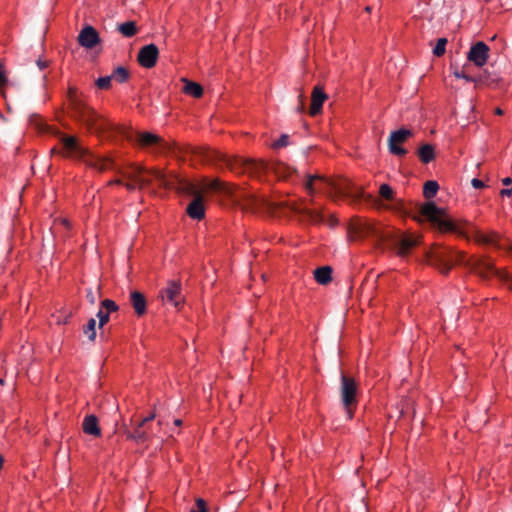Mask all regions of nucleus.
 Listing matches in <instances>:
<instances>
[{
  "label": "nucleus",
  "instance_id": "obj_14",
  "mask_svg": "<svg viewBox=\"0 0 512 512\" xmlns=\"http://www.w3.org/2000/svg\"><path fill=\"white\" fill-rule=\"evenodd\" d=\"M77 40L85 49H93L100 43V36L94 27L86 25L80 31Z\"/></svg>",
  "mask_w": 512,
  "mask_h": 512
},
{
  "label": "nucleus",
  "instance_id": "obj_37",
  "mask_svg": "<svg viewBox=\"0 0 512 512\" xmlns=\"http://www.w3.org/2000/svg\"><path fill=\"white\" fill-rule=\"evenodd\" d=\"M298 101H299V105H298V108H297L298 112H300V113L305 112L306 106H305V95H304V93H300L299 94Z\"/></svg>",
  "mask_w": 512,
  "mask_h": 512
},
{
  "label": "nucleus",
  "instance_id": "obj_48",
  "mask_svg": "<svg viewBox=\"0 0 512 512\" xmlns=\"http://www.w3.org/2000/svg\"><path fill=\"white\" fill-rule=\"evenodd\" d=\"M174 424H175V426H181L182 425V420L181 419H175L174 420Z\"/></svg>",
  "mask_w": 512,
  "mask_h": 512
},
{
  "label": "nucleus",
  "instance_id": "obj_27",
  "mask_svg": "<svg viewBox=\"0 0 512 512\" xmlns=\"http://www.w3.org/2000/svg\"><path fill=\"white\" fill-rule=\"evenodd\" d=\"M129 76V71L121 66L117 67L111 75L112 80L114 79L119 83H125L129 79Z\"/></svg>",
  "mask_w": 512,
  "mask_h": 512
},
{
  "label": "nucleus",
  "instance_id": "obj_54",
  "mask_svg": "<svg viewBox=\"0 0 512 512\" xmlns=\"http://www.w3.org/2000/svg\"><path fill=\"white\" fill-rule=\"evenodd\" d=\"M162 425V422L159 420L158 423H157V426L160 428Z\"/></svg>",
  "mask_w": 512,
  "mask_h": 512
},
{
  "label": "nucleus",
  "instance_id": "obj_10",
  "mask_svg": "<svg viewBox=\"0 0 512 512\" xmlns=\"http://www.w3.org/2000/svg\"><path fill=\"white\" fill-rule=\"evenodd\" d=\"M414 135L411 129L400 128L392 131L388 138L389 151L397 157H404L407 154V150L402 145Z\"/></svg>",
  "mask_w": 512,
  "mask_h": 512
},
{
  "label": "nucleus",
  "instance_id": "obj_4",
  "mask_svg": "<svg viewBox=\"0 0 512 512\" xmlns=\"http://www.w3.org/2000/svg\"><path fill=\"white\" fill-rule=\"evenodd\" d=\"M423 261L436 267L444 275L448 274L452 267L457 264L469 267L483 279L499 275V271L489 259L485 257H471L465 260L461 252L453 251L448 247L438 244L433 245L424 252Z\"/></svg>",
  "mask_w": 512,
  "mask_h": 512
},
{
  "label": "nucleus",
  "instance_id": "obj_40",
  "mask_svg": "<svg viewBox=\"0 0 512 512\" xmlns=\"http://www.w3.org/2000/svg\"><path fill=\"white\" fill-rule=\"evenodd\" d=\"M227 163H228V168L231 171H235L237 173H240L243 170L242 166H238L237 165V162H227Z\"/></svg>",
  "mask_w": 512,
  "mask_h": 512
},
{
  "label": "nucleus",
  "instance_id": "obj_32",
  "mask_svg": "<svg viewBox=\"0 0 512 512\" xmlns=\"http://www.w3.org/2000/svg\"><path fill=\"white\" fill-rule=\"evenodd\" d=\"M111 81H112V77H111V75H109V76H104V77L98 78L96 80L95 84L99 89H109L111 86Z\"/></svg>",
  "mask_w": 512,
  "mask_h": 512
},
{
  "label": "nucleus",
  "instance_id": "obj_21",
  "mask_svg": "<svg viewBox=\"0 0 512 512\" xmlns=\"http://www.w3.org/2000/svg\"><path fill=\"white\" fill-rule=\"evenodd\" d=\"M182 81L185 83L183 87L184 93L195 98H200L203 95V88L200 84L193 81H189L186 78H182Z\"/></svg>",
  "mask_w": 512,
  "mask_h": 512
},
{
  "label": "nucleus",
  "instance_id": "obj_31",
  "mask_svg": "<svg viewBox=\"0 0 512 512\" xmlns=\"http://www.w3.org/2000/svg\"><path fill=\"white\" fill-rule=\"evenodd\" d=\"M100 308H102L105 312H108L109 314L119 310V306L116 304L115 301L111 299H105L101 301Z\"/></svg>",
  "mask_w": 512,
  "mask_h": 512
},
{
  "label": "nucleus",
  "instance_id": "obj_15",
  "mask_svg": "<svg viewBox=\"0 0 512 512\" xmlns=\"http://www.w3.org/2000/svg\"><path fill=\"white\" fill-rule=\"evenodd\" d=\"M265 168L272 171L280 180H290L296 170L286 162H264Z\"/></svg>",
  "mask_w": 512,
  "mask_h": 512
},
{
  "label": "nucleus",
  "instance_id": "obj_9",
  "mask_svg": "<svg viewBox=\"0 0 512 512\" xmlns=\"http://www.w3.org/2000/svg\"><path fill=\"white\" fill-rule=\"evenodd\" d=\"M340 396L341 402L346 410L349 419L353 417V407L357 403V383L355 379L344 372H341Z\"/></svg>",
  "mask_w": 512,
  "mask_h": 512
},
{
  "label": "nucleus",
  "instance_id": "obj_18",
  "mask_svg": "<svg viewBox=\"0 0 512 512\" xmlns=\"http://www.w3.org/2000/svg\"><path fill=\"white\" fill-rule=\"evenodd\" d=\"M146 425H141V421L137 424L135 429L133 431L125 430L124 434L126 435V438L129 440H133L137 443H144L147 442L152 436L154 435V432H149L145 429Z\"/></svg>",
  "mask_w": 512,
  "mask_h": 512
},
{
  "label": "nucleus",
  "instance_id": "obj_44",
  "mask_svg": "<svg viewBox=\"0 0 512 512\" xmlns=\"http://www.w3.org/2000/svg\"><path fill=\"white\" fill-rule=\"evenodd\" d=\"M502 183L506 186L510 185L512 183V179L510 177L503 178Z\"/></svg>",
  "mask_w": 512,
  "mask_h": 512
},
{
  "label": "nucleus",
  "instance_id": "obj_1",
  "mask_svg": "<svg viewBox=\"0 0 512 512\" xmlns=\"http://www.w3.org/2000/svg\"><path fill=\"white\" fill-rule=\"evenodd\" d=\"M68 101L73 115L82 121L90 131L97 134H119L123 138L135 143L138 147L147 149L154 156L171 157L177 160H185L186 157H202L206 160H256L251 157L226 158L215 150L175 142L169 143L151 132H138L124 126L116 125L89 107L78 97L76 91L72 88H70L68 92Z\"/></svg>",
  "mask_w": 512,
  "mask_h": 512
},
{
  "label": "nucleus",
  "instance_id": "obj_36",
  "mask_svg": "<svg viewBox=\"0 0 512 512\" xmlns=\"http://www.w3.org/2000/svg\"><path fill=\"white\" fill-rule=\"evenodd\" d=\"M8 82L3 62L0 60V87Z\"/></svg>",
  "mask_w": 512,
  "mask_h": 512
},
{
  "label": "nucleus",
  "instance_id": "obj_39",
  "mask_svg": "<svg viewBox=\"0 0 512 512\" xmlns=\"http://www.w3.org/2000/svg\"><path fill=\"white\" fill-rule=\"evenodd\" d=\"M471 185L475 188V189H481V188H484L485 187V184L483 181H481L480 179L478 178H473L471 180Z\"/></svg>",
  "mask_w": 512,
  "mask_h": 512
},
{
  "label": "nucleus",
  "instance_id": "obj_52",
  "mask_svg": "<svg viewBox=\"0 0 512 512\" xmlns=\"http://www.w3.org/2000/svg\"><path fill=\"white\" fill-rule=\"evenodd\" d=\"M31 170H32V172H33L34 174L36 173V171H35V166H34V165H32V166H31Z\"/></svg>",
  "mask_w": 512,
  "mask_h": 512
},
{
  "label": "nucleus",
  "instance_id": "obj_29",
  "mask_svg": "<svg viewBox=\"0 0 512 512\" xmlns=\"http://www.w3.org/2000/svg\"><path fill=\"white\" fill-rule=\"evenodd\" d=\"M379 195L382 199L392 201L394 199V191L388 184H382L379 187Z\"/></svg>",
  "mask_w": 512,
  "mask_h": 512
},
{
  "label": "nucleus",
  "instance_id": "obj_16",
  "mask_svg": "<svg viewBox=\"0 0 512 512\" xmlns=\"http://www.w3.org/2000/svg\"><path fill=\"white\" fill-rule=\"evenodd\" d=\"M328 96L324 92V88L320 85H316L311 94V105L309 114L311 116H316L321 113L322 106L324 102L327 100Z\"/></svg>",
  "mask_w": 512,
  "mask_h": 512
},
{
  "label": "nucleus",
  "instance_id": "obj_50",
  "mask_svg": "<svg viewBox=\"0 0 512 512\" xmlns=\"http://www.w3.org/2000/svg\"><path fill=\"white\" fill-rule=\"evenodd\" d=\"M97 160H105V161H108V160H111V159H110V158H108V157H100V158H98Z\"/></svg>",
  "mask_w": 512,
  "mask_h": 512
},
{
  "label": "nucleus",
  "instance_id": "obj_24",
  "mask_svg": "<svg viewBox=\"0 0 512 512\" xmlns=\"http://www.w3.org/2000/svg\"><path fill=\"white\" fill-rule=\"evenodd\" d=\"M119 31L122 33L125 37H132L137 33V27L135 22L133 21H127L119 25Z\"/></svg>",
  "mask_w": 512,
  "mask_h": 512
},
{
  "label": "nucleus",
  "instance_id": "obj_23",
  "mask_svg": "<svg viewBox=\"0 0 512 512\" xmlns=\"http://www.w3.org/2000/svg\"><path fill=\"white\" fill-rule=\"evenodd\" d=\"M477 82L476 85H486L491 86L497 84L500 78L496 74H492L485 70L482 74L476 77Z\"/></svg>",
  "mask_w": 512,
  "mask_h": 512
},
{
  "label": "nucleus",
  "instance_id": "obj_47",
  "mask_svg": "<svg viewBox=\"0 0 512 512\" xmlns=\"http://www.w3.org/2000/svg\"><path fill=\"white\" fill-rule=\"evenodd\" d=\"M42 164H43V167H42L43 170L48 171L51 167V165L48 164V162H42Z\"/></svg>",
  "mask_w": 512,
  "mask_h": 512
},
{
  "label": "nucleus",
  "instance_id": "obj_19",
  "mask_svg": "<svg viewBox=\"0 0 512 512\" xmlns=\"http://www.w3.org/2000/svg\"><path fill=\"white\" fill-rule=\"evenodd\" d=\"M83 431L88 434L95 437H98L101 435V429L98 425V419L95 415H87L82 423Z\"/></svg>",
  "mask_w": 512,
  "mask_h": 512
},
{
  "label": "nucleus",
  "instance_id": "obj_3",
  "mask_svg": "<svg viewBox=\"0 0 512 512\" xmlns=\"http://www.w3.org/2000/svg\"><path fill=\"white\" fill-rule=\"evenodd\" d=\"M419 212L441 231L453 232L467 239H473L479 244L492 245L498 249L506 248L499 233L495 231L485 233L468 222H454L446 217L444 209L437 207L433 202L423 204Z\"/></svg>",
  "mask_w": 512,
  "mask_h": 512
},
{
  "label": "nucleus",
  "instance_id": "obj_13",
  "mask_svg": "<svg viewBox=\"0 0 512 512\" xmlns=\"http://www.w3.org/2000/svg\"><path fill=\"white\" fill-rule=\"evenodd\" d=\"M159 56V50L156 45L149 44L142 47L138 53L137 60L144 68H153Z\"/></svg>",
  "mask_w": 512,
  "mask_h": 512
},
{
  "label": "nucleus",
  "instance_id": "obj_49",
  "mask_svg": "<svg viewBox=\"0 0 512 512\" xmlns=\"http://www.w3.org/2000/svg\"><path fill=\"white\" fill-rule=\"evenodd\" d=\"M495 114L496 115H502L503 114V110L501 108H496L495 109Z\"/></svg>",
  "mask_w": 512,
  "mask_h": 512
},
{
  "label": "nucleus",
  "instance_id": "obj_53",
  "mask_svg": "<svg viewBox=\"0 0 512 512\" xmlns=\"http://www.w3.org/2000/svg\"><path fill=\"white\" fill-rule=\"evenodd\" d=\"M98 293H99V296H101V286L100 285L98 286Z\"/></svg>",
  "mask_w": 512,
  "mask_h": 512
},
{
  "label": "nucleus",
  "instance_id": "obj_38",
  "mask_svg": "<svg viewBox=\"0 0 512 512\" xmlns=\"http://www.w3.org/2000/svg\"><path fill=\"white\" fill-rule=\"evenodd\" d=\"M86 298L91 305H94L97 301L96 294L90 288L86 290Z\"/></svg>",
  "mask_w": 512,
  "mask_h": 512
},
{
  "label": "nucleus",
  "instance_id": "obj_12",
  "mask_svg": "<svg viewBox=\"0 0 512 512\" xmlns=\"http://www.w3.org/2000/svg\"><path fill=\"white\" fill-rule=\"evenodd\" d=\"M490 48L489 46L482 42H476L473 44L467 54V59L472 62L477 67L484 66L489 58Z\"/></svg>",
  "mask_w": 512,
  "mask_h": 512
},
{
  "label": "nucleus",
  "instance_id": "obj_7",
  "mask_svg": "<svg viewBox=\"0 0 512 512\" xmlns=\"http://www.w3.org/2000/svg\"><path fill=\"white\" fill-rule=\"evenodd\" d=\"M242 207H243V209L249 210L252 212H258V211L266 209L272 213H275L281 207H287L293 212L301 213V214L307 216L313 222H322L323 221V216L318 211H314V210H310V209H306V208L301 209L297 206L296 203H290V202L275 203V202L268 201L266 199H260L254 195H248L244 199V203H243Z\"/></svg>",
  "mask_w": 512,
  "mask_h": 512
},
{
  "label": "nucleus",
  "instance_id": "obj_51",
  "mask_svg": "<svg viewBox=\"0 0 512 512\" xmlns=\"http://www.w3.org/2000/svg\"><path fill=\"white\" fill-rule=\"evenodd\" d=\"M365 11H366V12H368V13H370V12H371V7H370V6H367V7L365 8Z\"/></svg>",
  "mask_w": 512,
  "mask_h": 512
},
{
  "label": "nucleus",
  "instance_id": "obj_41",
  "mask_svg": "<svg viewBox=\"0 0 512 512\" xmlns=\"http://www.w3.org/2000/svg\"><path fill=\"white\" fill-rule=\"evenodd\" d=\"M155 413H151L147 417L143 418L141 420V425H147L149 422H151L153 419H155Z\"/></svg>",
  "mask_w": 512,
  "mask_h": 512
},
{
  "label": "nucleus",
  "instance_id": "obj_26",
  "mask_svg": "<svg viewBox=\"0 0 512 512\" xmlns=\"http://www.w3.org/2000/svg\"><path fill=\"white\" fill-rule=\"evenodd\" d=\"M291 136L289 134H282L278 139L271 142L270 147L273 150H279L281 148L287 147L291 144Z\"/></svg>",
  "mask_w": 512,
  "mask_h": 512
},
{
  "label": "nucleus",
  "instance_id": "obj_55",
  "mask_svg": "<svg viewBox=\"0 0 512 512\" xmlns=\"http://www.w3.org/2000/svg\"><path fill=\"white\" fill-rule=\"evenodd\" d=\"M63 223H64L65 225L69 226V223H68V221H67V220H64V221H63Z\"/></svg>",
  "mask_w": 512,
  "mask_h": 512
},
{
  "label": "nucleus",
  "instance_id": "obj_46",
  "mask_svg": "<svg viewBox=\"0 0 512 512\" xmlns=\"http://www.w3.org/2000/svg\"><path fill=\"white\" fill-rule=\"evenodd\" d=\"M145 429L148 430L149 432H151V431L154 432V435L152 437L157 435V431L152 426H148V424H147Z\"/></svg>",
  "mask_w": 512,
  "mask_h": 512
},
{
  "label": "nucleus",
  "instance_id": "obj_56",
  "mask_svg": "<svg viewBox=\"0 0 512 512\" xmlns=\"http://www.w3.org/2000/svg\"><path fill=\"white\" fill-rule=\"evenodd\" d=\"M0 384H4V380L3 379H0Z\"/></svg>",
  "mask_w": 512,
  "mask_h": 512
},
{
  "label": "nucleus",
  "instance_id": "obj_22",
  "mask_svg": "<svg viewBox=\"0 0 512 512\" xmlns=\"http://www.w3.org/2000/svg\"><path fill=\"white\" fill-rule=\"evenodd\" d=\"M417 155L419 157V160H434L439 155L435 152L434 146L425 143L421 145L417 150Z\"/></svg>",
  "mask_w": 512,
  "mask_h": 512
},
{
  "label": "nucleus",
  "instance_id": "obj_35",
  "mask_svg": "<svg viewBox=\"0 0 512 512\" xmlns=\"http://www.w3.org/2000/svg\"><path fill=\"white\" fill-rule=\"evenodd\" d=\"M190 512H207L206 503L203 499L196 500V507L192 508Z\"/></svg>",
  "mask_w": 512,
  "mask_h": 512
},
{
  "label": "nucleus",
  "instance_id": "obj_5",
  "mask_svg": "<svg viewBox=\"0 0 512 512\" xmlns=\"http://www.w3.org/2000/svg\"><path fill=\"white\" fill-rule=\"evenodd\" d=\"M349 233L353 239L370 237L376 241L387 243L401 257L408 256L411 250L420 243L418 236L384 228L372 221L359 218L351 220Z\"/></svg>",
  "mask_w": 512,
  "mask_h": 512
},
{
  "label": "nucleus",
  "instance_id": "obj_33",
  "mask_svg": "<svg viewBox=\"0 0 512 512\" xmlns=\"http://www.w3.org/2000/svg\"><path fill=\"white\" fill-rule=\"evenodd\" d=\"M96 316L99 319V328H103L104 325L109 322L110 314L108 312H105L102 308H99V311Z\"/></svg>",
  "mask_w": 512,
  "mask_h": 512
},
{
  "label": "nucleus",
  "instance_id": "obj_45",
  "mask_svg": "<svg viewBox=\"0 0 512 512\" xmlns=\"http://www.w3.org/2000/svg\"><path fill=\"white\" fill-rule=\"evenodd\" d=\"M94 167L99 169V170H103L104 169V165H102V162H94Z\"/></svg>",
  "mask_w": 512,
  "mask_h": 512
},
{
  "label": "nucleus",
  "instance_id": "obj_2",
  "mask_svg": "<svg viewBox=\"0 0 512 512\" xmlns=\"http://www.w3.org/2000/svg\"><path fill=\"white\" fill-rule=\"evenodd\" d=\"M135 181L137 184L144 185L155 179L159 182V185L168 189H177L188 195H192L194 198L187 207V214L196 220H201L205 216L204 209V198L203 194H230V189L225 182H221L219 179H208L203 178L198 183H192L186 179L180 178L177 175H166L159 170L153 171H142L137 170Z\"/></svg>",
  "mask_w": 512,
  "mask_h": 512
},
{
  "label": "nucleus",
  "instance_id": "obj_17",
  "mask_svg": "<svg viewBox=\"0 0 512 512\" xmlns=\"http://www.w3.org/2000/svg\"><path fill=\"white\" fill-rule=\"evenodd\" d=\"M129 302L138 317L143 316L147 311V300L143 293L133 290L129 295Z\"/></svg>",
  "mask_w": 512,
  "mask_h": 512
},
{
  "label": "nucleus",
  "instance_id": "obj_25",
  "mask_svg": "<svg viewBox=\"0 0 512 512\" xmlns=\"http://www.w3.org/2000/svg\"><path fill=\"white\" fill-rule=\"evenodd\" d=\"M438 189H439L438 183L436 181L430 180L424 184L423 194H424L425 198L431 199L436 195Z\"/></svg>",
  "mask_w": 512,
  "mask_h": 512
},
{
  "label": "nucleus",
  "instance_id": "obj_28",
  "mask_svg": "<svg viewBox=\"0 0 512 512\" xmlns=\"http://www.w3.org/2000/svg\"><path fill=\"white\" fill-rule=\"evenodd\" d=\"M83 333L87 336L90 341H94L96 338V320L91 318L87 324L83 327Z\"/></svg>",
  "mask_w": 512,
  "mask_h": 512
},
{
  "label": "nucleus",
  "instance_id": "obj_30",
  "mask_svg": "<svg viewBox=\"0 0 512 512\" xmlns=\"http://www.w3.org/2000/svg\"><path fill=\"white\" fill-rule=\"evenodd\" d=\"M448 43V40L446 38H439L437 40V43L433 49V54L436 56V57H441L442 55L445 54V51H446V45Z\"/></svg>",
  "mask_w": 512,
  "mask_h": 512
},
{
  "label": "nucleus",
  "instance_id": "obj_11",
  "mask_svg": "<svg viewBox=\"0 0 512 512\" xmlns=\"http://www.w3.org/2000/svg\"><path fill=\"white\" fill-rule=\"evenodd\" d=\"M161 298L165 303L179 309L184 302L181 283L176 280L168 281L167 286L161 290Z\"/></svg>",
  "mask_w": 512,
  "mask_h": 512
},
{
  "label": "nucleus",
  "instance_id": "obj_6",
  "mask_svg": "<svg viewBox=\"0 0 512 512\" xmlns=\"http://www.w3.org/2000/svg\"><path fill=\"white\" fill-rule=\"evenodd\" d=\"M29 125L38 133L48 134L58 138L61 149L65 152L64 157H86L91 156L88 148L80 144L75 136L62 133L58 128L48 125L45 120L38 114L29 116Z\"/></svg>",
  "mask_w": 512,
  "mask_h": 512
},
{
  "label": "nucleus",
  "instance_id": "obj_20",
  "mask_svg": "<svg viewBox=\"0 0 512 512\" xmlns=\"http://www.w3.org/2000/svg\"><path fill=\"white\" fill-rule=\"evenodd\" d=\"M315 280L321 285H327L332 280V268L330 266H322L314 271Z\"/></svg>",
  "mask_w": 512,
  "mask_h": 512
},
{
  "label": "nucleus",
  "instance_id": "obj_34",
  "mask_svg": "<svg viewBox=\"0 0 512 512\" xmlns=\"http://www.w3.org/2000/svg\"><path fill=\"white\" fill-rule=\"evenodd\" d=\"M453 74H454V76H455L456 78L465 79L466 81H468V82H474L475 84H476V82H477L476 77L469 76V75H467L464 71H458V70H456Z\"/></svg>",
  "mask_w": 512,
  "mask_h": 512
},
{
  "label": "nucleus",
  "instance_id": "obj_43",
  "mask_svg": "<svg viewBox=\"0 0 512 512\" xmlns=\"http://www.w3.org/2000/svg\"><path fill=\"white\" fill-rule=\"evenodd\" d=\"M37 66L39 67L40 70H43V69H45L48 66V62L45 61V60L39 59L37 61Z\"/></svg>",
  "mask_w": 512,
  "mask_h": 512
},
{
  "label": "nucleus",
  "instance_id": "obj_8",
  "mask_svg": "<svg viewBox=\"0 0 512 512\" xmlns=\"http://www.w3.org/2000/svg\"><path fill=\"white\" fill-rule=\"evenodd\" d=\"M314 181L325 183L339 195H349L356 198L363 197V192L359 190L348 178L342 176L327 177L321 174H308L305 188L310 194L314 192Z\"/></svg>",
  "mask_w": 512,
  "mask_h": 512
},
{
  "label": "nucleus",
  "instance_id": "obj_42",
  "mask_svg": "<svg viewBox=\"0 0 512 512\" xmlns=\"http://www.w3.org/2000/svg\"><path fill=\"white\" fill-rule=\"evenodd\" d=\"M315 151L316 149L309 147L306 151H304L303 157H316V155H314Z\"/></svg>",
  "mask_w": 512,
  "mask_h": 512
}]
</instances>
